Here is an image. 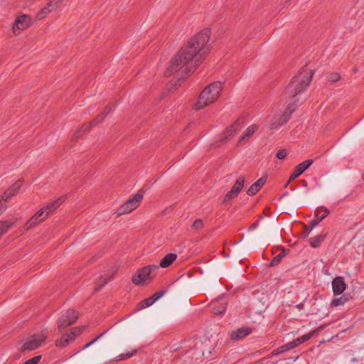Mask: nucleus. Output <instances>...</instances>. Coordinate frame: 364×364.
<instances>
[{"mask_svg":"<svg viewBox=\"0 0 364 364\" xmlns=\"http://www.w3.org/2000/svg\"><path fill=\"white\" fill-rule=\"evenodd\" d=\"M63 1V0H56V1L54 3H55V4H58V7Z\"/></svg>","mask_w":364,"mask_h":364,"instance_id":"obj_45","label":"nucleus"},{"mask_svg":"<svg viewBox=\"0 0 364 364\" xmlns=\"http://www.w3.org/2000/svg\"><path fill=\"white\" fill-rule=\"evenodd\" d=\"M142 198L143 193H141V191H139L136 194H135L133 197L129 198L127 201H126L117 209V215H122L124 214L131 213L139 206Z\"/></svg>","mask_w":364,"mask_h":364,"instance_id":"obj_7","label":"nucleus"},{"mask_svg":"<svg viewBox=\"0 0 364 364\" xmlns=\"http://www.w3.org/2000/svg\"><path fill=\"white\" fill-rule=\"evenodd\" d=\"M346 288L344 278L342 277H336L332 281L333 292L335 295L341 294Z\"/></svg>","mask_w":364,"mask_h":364,"instance_id":"obj_15","label":"nucleus"},{"mask_svg":"<svg viewBox=\"0 0 364 364\" xmlns=\"http://www.w3.org/2000/svg\"><path fill=\"white\" fill-rule=\"evenodd\" d=\"M62 204V198L49 203L47 205L38 211L30 220L24 224V229H30L36 224L44 221L50 215H51Z\"/></svg>","mask_w":364,"mask_h":364,"instance_id":"obj_4","label":"nucleus"},{"mask_svg":"<svg viewBox=\"0 0 364 364\" xmlns=\"http://www.w3.org/2000/svg\"><path fill=\"white\" fill-rule=\"evenodd\" d=\"M295 110L294 102H289L288 107L282 114H278L272 117L269 122V129L274 130L286 124L290 119L291 114Z\"/></svg>","mask_w":364,"mask_h":364,"instance_id":"obj_6","label":"nucleus"},{"mask_svg":"<svg viewBox=\"0 0 364 364\" xmlns=\"http://www.w3.org/2000/svg\"><path fill=\"white\" fill-rule=\"evenodd\" d=\"M177 258V255L175 253L167 254L161 260L159 267H161L166 268L169 267Z\"/></svg>","mask_w":364,"mask_h":364,"instance_id":"obj_20","label":"nucleus"},{"mask_svg":"<svg viewBox=\"0 0 364 364\" xmlns=\"http://www.w3.org/2000/svg\"><path fill=\"white\" fill-rule=\"evenodd\" d=\"M330 213V211L324 208L320 207L316 209L314 215L315 218H318L319 217H323V219Z\"/></svg>","mask_w":364,"mask_h":364,"instance_id":"obj_25","label":"nucleus"},{"mask_svg":"<svg viewBox=\"0 0 364 364\" xmlns=\"http://www.w3.org/2000/svg\"><path fill=\"white\" fill-rule=\"evenodd\" d=\"M203 227V222L201 219H196L192 225V228L196 230L201 229Z\"/></svg>","mask_w":364,"mask_h":364,"instance_id":"obj_31","label":"nucleus"},{"mask_svg":"<svg viewBox=\"0 0 364 364\" xmlns=\"http://www.w3.org/2000/svg\"><path fill=\"white\" fill-rule=\"evenodd\" d=\"M326 234H321L310 239V245L312 247H318L326 238Z\"/></svg>","mask_w":364,"mask_h":364,"instance_id":"obj_23","label":"nucleus"},{"mask_svg":"<svg viewBox=\"0 0 364 364\" xmlns=\"http://www.w3.org/2000/svg\"><path fill=\"white\" fill-rule=\"evenodd\" d=\"M23 26V15L17 17L15 23L13 26V32L14 35L18 36L21 33Z\"/></svg>","mask_w":364,"mask_h":364,"instance_id":"obj_22","label":"nucleus"},{"mask_svg":"<svg viewBox=\"0 0 364 364\" xmlns=\"http://www.w3.org/2000/svg\"><path fill=\"white\" fill-rule=\"evenodd\" d=\"M116 270H114L112 274H105L100 279V281L95 284L93 293H97L102 287L107 284L114 277Z\"/></svg>","mask_w":364,"mask_h":364,"instance_id":"obj_19","label":"nucleus"},{"mask_svg":"<svg viewBox=\"0 0 364 364\" xmlns=\"http://www.w3.org/2000/svg\"><path fill=\"white\" fill-rule=\"evenodd\" d=\"M159 269L157 264L147 265L139 269L133 276L132 281L135 285H147L154 278V272Z\"/></svg>","mask_w":364,"mask_h":364,"instance_id":"obj_5","label":"nucleus"},{"mask_svg":"<svg viewBox=\"0 0 364 364\" xmlns=\"http://www.w3.org/2000/svg\"><path fill=\"white\" fill-rule=\"evenodd\" d=\"M262 218H263V216H262V215H259V217H258V219H259V220H262Z\"/></svg>","mask_w":364,"mask_h":364,"instance_id":"obj_48","label":"nucleus"},{"mask_svg":"<svg viewBox=\"0 0 364 364\" xmlns=\"http://www.w3.org/2000/svg\"><path fill=\"white\" fill-rule=\"evenodd\" d=\"M252 333V328L248 326L241 327L230 333V338L233 341L243 339Z\"/></svg>","mask_w":364,"mask_h":364,"instance_id":"obj_14","label":"nucleus"},{"mask_svg":"<svg viewBox=\"0 0 364 364\" xmlns=\"http://www.w3.org/2000/svg\"><path fill=\"white\" fill-rule=\"evenodd\" d=\"M346 301V297H335L332 299L331 304L333 306H338L345 304Z\"/></svg>","mask_w":364,"mask_h":364,"instance_id":"obj_27","label":"nucleus"},{"mask_svg":"<svg viewBox=\"0 0 364 364\" xmlns=\"http://www.w3.org/2000/svg\"><path fill=\"white\" fill-rule=\"evenodd\" d=\"M186 77H183L182 76V77L176 80H172L170 83H169V86H173V87H177V86H180L182 81L183 80V79L185 78Z\"/></svg>","mask_w":364,"mask_h":364,"instance_id":"obj_36","label":"nucleus"},{"mask_svg":"<svg viewBox=\"0 0 364 364\" xmlns=\"http://www.w3.org/2000/svg\"><path fill=\"white\" fill-rule=\"evenodd\" d=\"M323 220V217H319L318 218H316V219L310 221V223H309V226H310L309 231H311L313 228L315 227L316 225H317Z\"/></svg>","mask_w":364,"mask_h":364,"instance_id":"obj_32","label":"nucleus"},{"mask_svg":"<svg viewBox=\"0 0 364 364\" xmlns=\"http://www.w3.org/2000/svg\"><path fill=\"white\" fill-rule=\"evenodd\" d=\"M166 293V289H161L160 291L155 292L152 296H164V294Z\"/></svg>","mask_w":364,"mask_h":364,"instance_id":"obj_41","label":"nucleus"},{"mask_svg":"<svg viewBox=\"0 0 364 364\" xmlns=\"http://www.w3.org/2000/svg\"><path fill=\"white\" fill-rule=\"evenodd\" d=\"M221 90V82L218 81L210 84L200 94L195 105L196 109H203L213 102L219 97Z\"/></svg>","mask_w":364,"mask_h":364,"instance_id":"obj_3","label":"nucleus"},{"mask_svg":"<svg viewBox=\"0 0 364 364\" xmlns=\"http://www.w3.org/2000/svg\"><path fill=\"white\" fill-rule=\"evenodd\" d=\"M46 6L52 9V11H53L58 8V4H55L53 1H49Z\"/></svg>","mask_w":364,"mask_h":364,"instance_id":"obj_39","label":"nucleus"},{"mask_svg":"<svg viewBox=\"0 0 364 364\" xmlns=\"http://www.w3.org/2000/svg\"><path fill=\"white\" fill-rule=\"evenodd\" d=\"M309 228H310V226H308V225H305L304 226V231H305V233L304 235V238H306V237L309 236V233L311 231H309Z\"/></svg>","mask_w":364,"mask_h":364,"instance_id":"obj_42","label":"nucleus"},{"mask_svg":"<svg viewBox=\"0 0 364 364\" xmlns=\"http://www.w3.org/2000/svg\"><path fill=\"white\" fill-rule=\"evenodd\" d=\"M258 127L256 124L250 125L246 130L245 134L242 136L239 140V143L248 140L250 136L257 130Z\"/></svg>","mask_w":364,"mask_h":364,"instance_id":"obj_21","label":"nucleus"},{"mask_svg":"<svg viewBox=\"0 0 364 364\" xmlns=\"http://www.w3.org/2000/svg\"><path fill=\"white\" fill-rule=\"evenodd\" d=\"M224 310H225V306H223V307L221 308V309L218 310V311H215V312H216L217 314H222V313L224 311Z\"/></svg>","mask_w":364,"mask_h":364,"instance_id":"obj_44","label":"nucleus"},{"mask_svg":"<svg viewBox=\"0 0 364 364\" xmlns=\"http://www.w3.org/2000/svg\"><path fill=\"white\" fill-rule=\"evenodd\" d=\"M312 334H313L312 333L306 334L305 336H303L301 338L296 339L295 341H294L287 345H284V346L280 347L279 349H277L274 351V353L279 354V353H283V352H285L290 349L294 348V347H296V346L300 345L301 343L305 342L306 341L309 340L311 337Z\"/></svg>","mask_w":364,"mask_h":364,"instance_id":"obj_13","label":"nucleus"},{"mask_svg":"<svg viewBox=\"0 0 364 364\" xmlns=\"http://www.w3.org/2000/svg\"><path fill=\"white\" fill-rule=\"evenodd\" d=\"M136 353V350H132L131 352H128V353H123L122 355H120L119 356V360H124V359H127V358H129L132 356H133L134 355H135Z\"/></svg>","mask_w":364,"mask_h":364,"instance_id":"obj_33","label":"nucleus"},{"mask_svg":"<svg viewBox=\"0 0 364 364\" xmlns=\"http://www.w3.org/2000/svg\"><path fill=\"white\" fill-rule=\"evenodd\" d=\"M102 348H103V350H107V348H107V344H106V343H104V344L102 345Z\"/></svg>","mask_w":364,"mask_h":364,"instance_id":"obj_46","label":"nucleus"},{"mask_svg":"<svg viewBox=\"0 0 364 364\" xmlns=\"http://www.w3.org/2000/svg\"><path fill=\"white\" fill-rule=\"evenodd\" d=\"M362 179L364 181V173L362 174Z\"/></svg>","mask_w":364,"mask_h":364,"instance_id":"obj_49","label":"nucleus"},{"mask_svg":"<svg viewBox=\"0 0 364 364\" xmlns=\"http://www.w3.org/2000/svg\"><path fill=\"white\" fill-rule=\"evenodd\" d=\"M47 336L43 332L29 335L24 343V350H33L38 348L46 339Z\"/></svg>","mask_w":364,"mask_h":364,"instance_id":"obj_8","label":"nucleus"},{"mask_svg":"<svg viewBox=\"0 0 364 364\" xmlns=\"http://www.w3.org/2000/svg\"><path fill=\"white\" fill-rule=\"evenodd\" d=\"M267 210H269V209H267H267H265V210H264V213H267Z\"/></svg>","mask_w":364,"mask_h":364,"instance_id":"obj_51","label":"nucleus"},{"mask_svg":"<svg viewBox=\"0 0 364 364\" xmlns=\"http://www.w3.org/2000/svg\"><path fill=\"white\" fill-rule=\"evenodd\" d=\"M289 250L288 249H282V251L277 255L270 262V266H275L280 263L282 258L285 257Z\"/></svg>","mask_w":364,"mask_h":364,"instance_id":"obj_24","label":"nucleus"},{"mask_svg":"<svg viewBox=\"0 0 364 364\" xmlns=\"http://www.w3.org/2000/svg\"><path fill=\"white\" fill-rule=\"evenodd\" d=\"M258 225H259V223L258 221H256L255 223H253L249 228H248V230L249 231H251V230H253L255 229H256L257 227H258Z\"/></svg>","mask_w":364,"mask_h":364,"instance_id":"obj_40","label":"nucleus"},{"mask_svg":"<svg viewBox=\"0 0 364 364\" xmlns=\"http://www.w3.org/2000/svg\"><path fill=\"white\" fill-rule=\"evenodd\" d=\"M52 11V9L47 8L46 6H44L40 12H38L36 14V16L35 18V21L36 20H41L45 18L49 13Z\"/></svg>","mask_w":364,"mask_h":364,"instance_id":"obj_26","label":"nucleus"},{"mask_svg":"<svg viewBox=\"0 0 364 364\" xmlns=\"http://www.w3.org/2000/svg\"><path fill=\"white\" fill-rule=\"evenodd\" d=\"M23 4H24V6H25L26 5V0H24Z\"/></svg>","mask_w":364,"mask_h":364,"instance_id":"obj_50","label":"nucleus"},{"mask_svg":"<svg viewBox=\"0 0 364 364\" xmlns=\"http://www.w3.org/2000/svg\"><path fill=\"white\" fill-rule=\"evenodd\" d=\"M6 209V206H4L2 203L1 200H0V213H3V211Z\"/></svg>","mask_w":364,"mask_h":364,"instance_id":"obj_43","label":"nucleus"},{"mask_svg":"<svg viewBox=\"0 0 364 364\" xmlns=\"http://www.w3.org/2000/svg\"><path fill=\"white\" fill-rule=\"evenodd\" d=\"M85 326L77 327L70 331L65 333L56 341L55 346L60 348L68 346L74 341L76 336L79 335L85 329Z\"/></svg>","mask_w":364,"mask_h":364,"instance_id":"obj_9","label":"nucleus"},{"mask_svg":"<svg viewBox=\"0 0 364 364\" xmlns=\"http://www.w3.org/2000/svg\"><path fill=\"white\" fill-rule=\"evenodd\" d=\"M340 79H341V75L338 73H330V74H328V75L327 77L328 81L333 82L338 81Z\"/></svg>","mask_w":364,"mask_h":364,"instance_id":"obj_30","label":"nucleus"},{"mask_svg":"<svg viewBox=\"0 0 364 364\" xmlns=\"http://www.w3.org/2000/svg\"><path fill=\"white\" fill-rule=\"evenodd\" d=\"M22 182L21 181H16L14 183L7 191H6L1 196V200L8 201L13 196H15L18 191L21 188Z\"/></svg>","mask_w":364,"mask_h":364,"instance_id":"obj_17","label":"nucleus"},{"mask_svg":"<svg viewBox=\"0 0 364 364\" xmlns=\"http://www.w3.org/2000/svg\"><path fill=\"white\" fill-rule=\"evenodd\" d=\"M11 227V224L7 221L0 220V237L5 234Z\"/></svg>","mask_w":364,"mask_h":364,"instance_id":"obj_28","label":"nucleus"},{"mask_svg":"<svg viewBox=\"0 0 364 364\" xmlns=\"http://www.w3.org/2000/svg\"><path fill=\"white\" fill-rule=\"evenodd\" d=\"M111 108L107 106L105 109L98 114L95 119H93L89 124H84L75 134V137L78 138L80 135L90 130L92 127L96 126L102 122L105 117L109 113Z\"/></svg>","mask_w":364,"mask_h":364,"instance_id":"obj_10","label":"nucleus"},{"mask_svg":"<svg viewBox=\"0 0 364 364\" xmlns=\"http://www.w3.org/2000/svg\"><path fill=\"white\" fill-rule=\"evenodd\" d=\"M242 122L240 119L236 120L232 124L228 127L223 132L222 139L228 141L237 132V127L241 125Z\"/></svg>","mask_w":364,"mask_h":364,"instance_id":"obj_16","label":"nucleus"},{"mask_svg":"<svg viewBox=\"0 0 364 364\" xmlns=\"http://www.w3.org/2000/svg\"><path fill=\"white\" fill-rule=\"evenodd\" d=\"M287 156V152L284 149H280L277 153V158L279 159H283Z\"/></svg>","mask_w":364,"mask_h":364,"instance_id":"obj_38","label":"nucleus"},{"mask_svg":"<svg viewBox=\"0 0 364 364\" xmlns=\"http://www.w3.org/2000/svg\"><path fill=\"white\" fill-rule=\"evenodd\" d=\"M267 178L261 177L256 182H255L247 191V194L249 196H255L264 185Z\"/></svg>","mask_w":364,"mask_h":364,"instance_id":"obj_18","label":"nucleus"},{"mask_svg":"<svg viewBox=\"0 0 364 364\" xmlns=\"http://www.w3.org/2000/svg\"><path fill=\"white\" fill-rule=\"evenodd\" d=\"M77 318V315L76 314L73 313L71 315V318H68V319H66V318L63 319V323H61V326H69V325H71V324H73V323L75 322Z\"/></svg>","mask_w":364,"mask_h":364,"instance_id":"obj_29","label":"nucleus"},{"mask_svg":"<svg viewBox=\"0 0 364 364\" xmlns=\"http://www.w3.org/2000/svg\"><path fill=\"white\" fill-rule=\"evenodd\" d=\"M210 30L206 28L191 38L171 59L165 74L171 75L180 70L186 75L194 72L210 52Z\"/></svg>","mask_w":364,"mask_h":364,"instance_id":"obj_1","label":"nucleus"},{"mask_svg":"<svg viewBox=\"0 0 364 364\" xmlns=\"http://www.w3.org/2000/svg\"><path fill=\"white\" fill-rule=\"evenodd\" d=\"M314 71L308 70L306 68H303L294 77L291 79L289 84L287 86L283 98H294L299 93L304 91L309 85Z\"/></svg>","mask_w":364,"mask_h":364,"instance_id":"obj_2","label":"nucleus"},{"mask_svg":"<svg viewBox=\"0 0 364 364\" xmlns=\"http://www.w3.org/2000/svg\"><path fill=\"white\" fill-rule=\"evenodd\" d=\"M41 359V355H37L26 361L24 364H38Z\"/></svg>","mask_w":364,"mask_h":364,"instance_id":"obj_34","label":"nucleus"},{"mask_svg":"<svg viewBox=\"0 0 364 364\" xmlns=\"http://www.w3.org/2000/svg\"><path fill=\"white\" fill-rule=\"evenodd\" d=\"M313 162H314V161L312 159H308V160H306V161L301 162L299 165H297L294 168L292 173L291 174L289 181L287 182V183L285 185V187H287L291 181H293L295 178H296L297 177H299L307 168H309L310 167V166L313 164Z\"/></svg>","mask_w":364,"mask_h":364,"instance_id":"obj_12","label":"nucleus"},{"mask_svg":"<svg viewBox=\"0 0 364 364\" xmlns=\"http://www.w3.org/2000/svg\"><path fill=\"white\" fill-rule=\"evenodd\" d=\"M33 23V21L28 15L24 14V30Z\"/></svg>","mask_w":364,"mask_h":364,"instance_id":"obj_35","label":"nucleus"},{"mask_svg":"<svg viewBox=\"0 0 364 364\" xmlns=\"http://www.w3.org/2000/svg\"><path fill=\"white\" fill-rule=\"evenodd\" d=\"M245 181V180L243 176L240 177L236 181L231 190L228 191L225 196L223 203H228L229 201L236 198L239 195L240 192L242 191L244 186Z\"/></svg>","mask_w":364,"mask_h":364,"instance_id":"obj_11","label":"nucleus"},{"mask_svg":"<svg viewBox=\"0 0 364 364\" xmlns=\"http://www.w3.org/2000/svg\"><path fill=\"white\" fill-rule=\"evenodd\" d=\"M287 195H288V192H285V193H284L282 195V196L279 198V200H280L282 197H284V196H287Z\"/></svg>","mask_w":364,"mask_h":364,"instance_id":"obj_47","label":"nucleus"},{"mask_svg":"<svg viewBox=\"0 0 364 364\" xmlns=\"http://www.w3.org/2000/svg\"><path fill=\"white\" fill-rule=\"evenodd\" d=\"M232 294H242L246 295L247 293L245 291V289L242 288H235L231 292Z\"/></svg>","mask_w":364,"mask_h":364,"instance_id":"obj_37","label":"nucleus"}]
</instances>
